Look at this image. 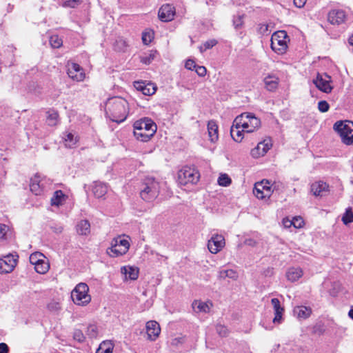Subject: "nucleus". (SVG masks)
<instances>
[{"label": "nucleus", "instance_id": "nucleus-22", "mask_svg": "<svg viewBox=\"0 0 353 353\" xmlns=\"http://www.w3.org/2000/svg\"><path fill=\"white\" fill-rule=\"evenodd\" d=\"M213 306L210 301H203L201 300H194L192 303V308L195 313H208Z\"/></svg>", "mask_w": 353, "mask_h": 353}, {"label": "nucleus", "instance_id": "nucleus-23", "mask_svg": "<svg viewBox=\"0 0 353 353\" xmlns=\"http://www.w3.org/2000/svg\"><path fill=\"white\" fill-rule=\"evenodd\" d=\"M346 14L342 10H332L327 15V20L334 25H339L345 22Z\"/></svg>", "mask_w": 353, "mask_h": 353}, {"label": "nucleus", "instance_id": "nucleus-7", "mask_svg": "<svg viewBox=\"0 0 353 353\" xmlns=\"http://www.w3.org/2000/svg\"><path fill=\"white\" fill-rule=\"evenodd\" d=\"M334 130L339 134L341 141L347 145H353V122L339 121L334 125Z\"/></svg>", "mask_w": 353, "mask_h": 353}, {"label": "nucleus", "instance_id": "nucleus-62", "mask_svg": "<svg viewBox=\"0 0 353 353\" xmlns=\"http://www.w3.org/2000/svg\"><path fill=\"white\" fill-rule=\"evenodd\" d=\"M61 230H62V228H59V231H58V232H61Z\"/></svg>", "mask_w": 353, "mask_h": 353}, {"label": "nucleus", "instance_id": "nucleus-13", "mask_svg": "<svg viewBox=\"0 0 353 353\" xmlns=\"http://www.w3.org/2000/svg\"><path fill=\"white\" fill-rule=\"evenodd\" d=\"M273 143L270 138H265L259 142L257 145L250 150L252 158L257 159L263 157L272 148Z\"/></svg>", "mask_w": 353, "mask_h": 353}, {"label": "nucleus", "instance_id": "nucleus-36", "mask_svg": "<svg viewBox=\"0 0 353 353\" xmlns=\"http://www.w3.org/2000/svg\"><path fill=\"white\" fill-rule=\"evenodd\" d=\"M114 345L111 341H104L96 351V353H112Z\"/></svg>", "mask_w": 353, "mask_h": 353}, {"label": "nucleus", "instance_id": "nucleus-6", "mask_svg": "<svg viewBox=\"0 0 353 353\" xmlns=\"http://www.w3.org/2000/svg\"><path fill=\"white\" fill-rule=\"evenodd\" d=\"M290 37L284 30L276 31L271 37V49L279 55L285 54L288 48Z\"/></svg>", "mask_w": 353, "mask_h": 353}, {"label": "nucleus", "instance_id": "nucleus-40", "mask_svg": "<svg viewBox=\"0 0 353 353\" xmlns=\"http://www.w3.org/2000/svg\"><path fill=\"white\" fill-rule=\"evenodd\" d=\"M245 14H237L234 17L233 26L236 30L241 28L244 23Z\"/></svg>", "mask_w": 353, "mask_h": 353}, {"label": "nucleus", "instance_id": "nucleus-32", "mask_svg": "<svg viewBox=\"0 0 353 353\" xmlns=\"http://www.w3.org/2000/svg\"><path fill=\"white\" fill-rule=\"evenodd\" d=\"M76 231L79 235L88 236L90 233V224L87 220H81L76 225Z\"/></svg>", "mask_w": 353, "mask_h": 353}, {"label": "nucleus", "instance_id": "nucleus-55", "mask_svg": "<svg viewBox=\"0 0 353 353\" xmlns=\"http://www.w3.org/2000/svg\"><path fill=\"white\" fill-rule=\"evenodd\" d=\"M269 26L268 24H261L259 27V32L263 34H267L269 32Z\"/></svg>", "mask_w": 353, "mask_h": 353}, {"label": "nucleus", "instance_id": "nucleus-11", "mask_svg": "<svg viewBox=\"0 0 353 353\" xmlns=\"http://www.w3.org/2000/svg\"><path fill=\"white\" fill-rule=\"evenodd\" d=\"M274 192V188L271 181L263 179L254 184V195L260 200H268Z\"/></svg>", "mask_w": 353, "mask_h": 353}, {"label": "nucleus", "instance_id": "nucleus-30", "mask_svg": "<svg viewBox=\"0 0 353 353\" xmlns=\"http://www.w3.org/2000/svg\"><path fill=\"white\" fill-rule=\"evenodd\" d=\"M263 82L268 90L274 91L278 88L279 79L275 75L268 74L264 78Z\"/></svg>", "mask_w": 353, "mask_h": 353}, {"label": "nucleus", "instance_id": "nucleus-58", "mask_svg": "<svg viewBox=\"0 0 353 353\" xmlns=\"http://www.w3.org/2000/svg\"><path fill=\"white\" fill-rule=\"evenodd\" d=\"M306 1L307 0H294V4L296 7L301 8L305 5Z\"/></svg>", "mask_w": 353, "mask_h": 353}, {"label": "nucleus", "instance_id": "nucleus-57", "mask_svg": "<svg viewBox=\"0 0 353 353\" xmlns=\"http://www.w3.org/2000/svg\"><path fill=\"white\" fill-rule=\"evenodd\" d=\"M74 338L79 341H83L85 339L81 331H76L74 334Z\"/></svg>", "mask_w": 353, "mask_h": 353}, {"label": "nucleus", "instance_id": "nucleus-26", "mask_svg": "<svg viewBox=\"0 0 353 353\" xmlns=\"http://www.w3.org/2000/svg\"><path fill=\"white\" fill-rule=\"evenodd\" d=\"M134 88L146 96L154 94L157 90L156 86L151 83L135 82Z\"/></svg>", "mask_w": 353, "mask_h": 353}, {"label": "nucleus", "instance_id": "nucleus-54", "mask_svg": "<svg viewBox=\"0 0 353 353\" xmlns=\"http://www.w3.org/2000/svg\"><path fill=\"white\" fill-rule=\"evenodd\" d=\"M244 244L247 246H250V247H256L258 244V242L254 239H252V238H248V239H246L245 241H244Z\"/></svg>", "mask_w": 353, "mask_h": 353}, {"label": "nucleus", "instance_id": "nucleus-16", "mask_svg": "<svg viewBox=\"0 0 353 353\" xmlns=\"http://www.w3.org/2000/svg\"><path fill=\"white\" fill-rule=\"evenodd\" d=\"M209 252L216 254L221 251L225 246V239L222 234H213L207 243Z\"/></svg>", "mask_w": 353, "mask_h": 353}, {"label": "nucleus", "instance_id": "nucleus-28", "mask_svg": "<svg viewBox=\"0 0 353 353\" xmlns=\"http://www.w3.org/2000/svg\"><path fill=\"white\" fill-rule=\"evenodd\" d=\"M63 143L69 148H75L79 142V137L74 132H65L63 137Z\"/></svg>", "mask_w": 353, "mask_h": 353}, {"label": "nucleus", "instance_id": "nucleus-38", "mask_svg": "<svg viewBox=\"0 0 353 353\" xmlns=\"http://www.w3.org/2000/svg\"><path fill=\"white\" fill-rule=\"evenodd\" d=\"M231 177L226 173H220L218 179L217 183L221 187H229L232 184Z\"/></svg>", "mask_w": 353, "mask_h": 353}, {"label": "nucleus", "instance_id": "nucleus-9", "mask_svg": "<svg viewBox=\"0 0 353 353\" xmlns=\"http://www.w3.org/2000/svg\"><path fill=\"white\" fill-rule=\"evenodd\" d=\"M159 184L154 179H146L140 192L141 199L147 202L154 201L159 193Z\"/></svg>", "mask_w": 353, "mask_h": 353}, {"label": "nucleus", "instance_id": "nucleus-44", "mask_svg": "<svg viewBox=\"0 0 353 353\" xmlns=\"http://www.w3.org/2000/svg\"><path fill=\"white\" fill-rule=\"evenodd\" d=\"M217 43V41L216 39H210L205 41L202 46L199 47V50L201 52H203L208 49H210Z\"/></svg>", "mask_w": 353, "mask_h": 353}, {"label": "nucleus", "instance_id": "nucleus-18", "mask_svg": "<svg viewBox=\"0 0 353 353\" xmlns=\"http://www.w3.org/2000/svg\"><path fill=\"white\" fill-rule=\"evenodd\" d=\"M47 179L45 176L40 174H34L30 180V191L35 195H41L43 194L46 184L47 183Z\"/></svg>", "mask_w": 353, "mask_h": 353}, {"label": "nucleus", "instance_id": "nucleus-29", "mask_svg": "<svg viewBox=\"0 0 353 353\" xmlns=\"http://www.w3.org/2000/svg\"><path fill=\"white\" fill-rule=\"evenodd\" d=\"M293 313L298 319L304 320L310 316L312 309L310 307L299 305L294 308Z\"/></svg>", "mask_w": 353, "mask_h": 353}, {"label": "nucleus", "instance_id": "nucleus-35", "mask_svg": "<svg viewBox=\"0 0 353 353\" xmlns=\"http://www.w3.org/2000/svg\"><path fill=\"white\" fill-rule=\"evenodd\" d=\"M46 307L50 312L58 314L62 309L61 301L59 299H52L48 303Z\"/></svg>", "mask_w": 353, "mask_h": 353}, {"label": "nucleus", "instance_id": "nucleus-19", "mask_svg": "<svg viewBox=\"0 0 353 353\" xmlns=\"http://www.w3.org/2000/svg\"><path fill=\"white\" fill-rule=\"evenodd\" d=\"M145 338L149 341H155L161 334V326L159 323L153 320L148 321L145 323Z\"/></svg>", "mask_w": 353, "mask_h": 353}, {"label": "nucleus", "instance_id": "nucleus-52", "mask_svg": "<svg viewBox=\"0 0 353 353\" xmlns=\"http://www.w3.org/2000/svg\"><path fill=\"white\" fill-rule=\"evenodd\" d=\"M194 70L196 72V74L201 77H205L207 74V70L204 66L197 65Z\"/></svg>", "mask_w": 353, "mask_h": 353}, {"label": "nucleus", "instance_id": "nucleus-49", "mask_svg": "<svg viewBox=\"0 0 353 353\" xmlns=\"http://www.w3.org/2000/svg\"><path fill=\"white\" fill-rule=\"evenodd\" d=\"M153 39V32L149 31V32H145L142 34V41L143 43L145 45L149 44L152 40Z\"/></svg>", "mask_w": 353, "mask_h": 353}, {"label": "nucleus", "instance_id": "nucleus-17", "mask_svg": "<svg viewBox=\"0 0 353 353\" xmlns=\"http://www.w3.org/2000/svg\"><path fill=\"white\" fill-rule=\"evenodd\" d=\"M18 256L9 254L0 258V274L12 272L17 264Z\"/></svg>", "mask_w": 353, "mask_h": 353}, {"label": "nucleus", "instance_id": "nucleus-43", "mask_svg": "<svg viewBox=\"0 0 353 353\" xmlns=\"http://www.w3.org/2000/svg\"><path fill=\"white\" fill-rule=\"evenodd\" d=\"M50 46L54 48H59L63 44L62 39L57 35H52L50 37Z\"/></svg>", "mask_w": 353, "mask_h": 353}, {"label": "nucleus", "instance_id": "nucleus-27", "mask_svg": "<svg viewBox=\"0 0 353 353\" xmlns=\"http://www.w3.org/2000/svg\"><path fill=\"white\" fill-rule=\"evenodd\" d=\"M207 130L210 141L212 143L217 142L219 140V127L216 121L214 120L209 121Z\"/></svg>", "mask_w": 353, "mask_h": 353}, {"label": "nucleus", "instance_id": "nucleus-37", "mask_svg": "<svg viewBox=\"0 0 353 353\" xmlns=\"http://www.w3.org/2000/svg\"><path fill=\"white\" fill-rule=\"evenodd\" d=\"M59 121V116L57 111L49 110L47 112L46 122L50 126H55Z\"/></svg>", "mask_w": 353, "mask_h": 353}, {"label": "nucleus", "instance_id": "nucleus-14", "mask_svg": "<svg viewBox=\"0 0 353 353\" xmlns=\"http://www.w3.org/2000/svg\"><path fill=\"white\" fill-rule=\"evenodd\" d=\"M67 74L70 79L75 82H82L86 77L83 68L74 62L68 63Z\"/></svg>", "mask_w": 353, "mask_h": 353}, {"label": "nucleus", "instance_id": "nucleus-2", "mask_svg": "<svg viewBox=\"0 0 353 353\" xmlns=\"http://www.w3.org/2000/svg\"><path fill=\"white\" fill-rule=\"evenodd\" d=\"M129 110L128 102L122 97H111L105 103V114L113 122L124 121L129 114Z\"/></svg>", "mask_w": 353, "mask_h": 353}, {"label": "nucleus", "instance_id": "nucleus-53", "mask_svg": "<svg viewBox=\"0 0 353 353\" xmlns=\"http://www.w3.org/2000/svg\"><path fill=\"white\" fill-rule=\"evenodd\" d=\"M197 65L192 59H188L185 63V68L189 70H195Z\"/></svg>", "mask_w": 353, "mask_h": 353}, {"label": "nucleus", "instance_id": "nucleus-34", "mask_svg": "<svg viewBox=\"0 0 353 353\" xmlns=\"http://www.w3.org/2000/svg\"><path fill=\"white\" fill-rule=\"evenodd\" d=\"M219 277L221 279L228 278L236 281L239 278V274L236 270L232 269L221 270L219 272Z\"/></svg>", "mask_w": 353, "mask_h": 353}, {"label": "nucleus", "instance_id": "nucleus-20", "mask_svg": "<svg viewBox=\"0 0 353 353\" xmlns=\"http://www.w3.org/2000/svg\"><path fill=\"white\" fill-rule=\"evenodd\" d=\"M304 275V271L302 268L297 265L290 266L285 272L286 280L290 283L299 281Z\"/></svg>", "mask_w": 353, "mask_h": 353}, {"label": "nucleus", "instance_id": "nucleus-61", "mask_svg": "<svg viewBox=\"0 0 353 353\" xmlns=\"http://www.w3.org/2000/svg\"><path fill=\"white\" fill-rule=\"evenodd\" d=\"M349 43L351 46H353V34L349 39Z\"/></svg>", "mask_w": 353, "mask_h": 353}, {"label": "nucleus", "instance_id": "nucleus-48", "mask_svg": "<svg viewBox=\"0 0 353 353\" xmlns=\"http://www.w3.org/2000/svg\"><path fill=\"white\" fill-rule=\"evenodd\" d=\"M330 109L329 103L325 101L322 100L318 103V110L323 113L327 112Z\"/></svg>", "mask_w": 353, "mask_h": 353}, {"label": "nucleus", "instance_id": "nucleus-39", "mask_svg": "<svg viewBox=\"0 0 353 353\" xmlns=\"http://www.w3.org/2000/svg\"><path fill=\"white\" fill-rule=\"evenodd\" d=\"M341 221L345 225L353 223V211L352 208H347L345 210V212L342 215Z\"/></svg>", "mask_w": 353, "mask_h": 353}, {"label": "nucleus", "instance_id": "nucleus-50", "mask_svg": "<svg viewBox=\"0 0 353 353\" xmlns=\"http://www.w3.org/2000/svg\"><path fill=\"white\" fill-rule=\"evenodd\" d=\"M79 0H63V6L65 8H76L79 4Z\"/></svg>", "mask_w": 353, "mask_h": 353}, {"label": "nucleus", "instance_id": "nucleus-12", "mask_svg": "<svg viewBox=\"0 0 353 353\" xmlns=\"http://www.w3.org/2000/svg\"><path fill=\"white\" fill-rule=\"evenodd\" d=\"M120 274L123 282L131 283L139 279L140 269L136 265L128 264L120 268Z\"/></svg>", "mask_w": 353, "mask_h": 353}, {"label": "nucleus", "instance_id": "nucleus-60", "mask_svg": "<svg viewBox=\"0 0 353 353\" xmlns=\"http://www.w3.org/2000/svg\"><path fill=\"white\" fill-rule=\"evenodd\" d=\"M348 316L350 319L353 320V307L350 309V310L348 312Z\"/></svg>", "mask_w": 353, "mask_h": 353}, {"label": "nucleus", "instance_id": "nucleus-1", "mask_svg": "<svg viewBox=\"0 0 353 353\" xmlns=\"http://www.w3.org/2000/svg\"><path fill=\"white\" fill-rule=\"evenodd\" d=\"M261 125V120L254 114L244 112L237 116L233 121L230 128L232 139L236 143H241L245 133H252L257 131Z\"/></svg>", "mask_w": 353, "mask_h": 353}, {"label": "nucleus", "instance_id": "nucleus-45", "mask_svg": "<svg viewBox=\"0 0 353 353\" xmlns=\"http://www.w3.org/2000/svg\"><path fill=\"white\" fill-rule=\"evenodd\" d=\"M114 49L119 52L124 51L127 47V43L122 39H119L115 41Z\"/></svg>", "mask_w": 353, "mask_h": 353}, {"label": "nucleus", "instance_id": "nucleus-51", "mask_svg": "<svg viewBox=\"0 0 353 353\" xmlns=\"http://www.w3.org/2000/svg\"><path fill=\"white\" fill-rule=\"evenodd\" d=\"M185 341L184 336H176L174 337L171 341V345L172 346L177 347L181 344H183Z\"/></svg>", "mask_w": 353, "mask_h": 353}, {"label": "nucleus", "instance_id": "nucleus-15", "mask_svg": "<svg viewBox=\"0 0 353 353\" xmlns=\"http://www.w3.org/2000/svg\"><path fill=\"white\" fill-rule=\"evenodd\" d=\"M315 86L321 92L325 93H330L333 89L331 84V77L325 73H318L316 77L312 80Z\"/></svg>", "mask_w": 353, "mask_h": 353}, {"label": "nucleus", "instance_id": "nucleus-31", "mask_svg": "<svg viewBox=\"0 0 353 353\" xmlns=\"http://www.w3.org/2000/svg\"><path fill=\"white\" fill-rule=\"evenodd\" d=\"M67 196L61 190L54 192L51 198L50 202L52 206L59 207L65 203Z\"/></svg>", "mask_w": 353, "mask_h": 353}, {"label": "nucleus", "instance_id": "nucleus-42", "mask_svg": "<svg viewBox=\"0 0 353 353\" xmlns=\"http://www.w3.org/2000/svg\"><path fill=\"white\" fill-rule=\"evenodd\" d=\"M10 232V228L8 225L0 223V241H6L8 239V235Z\"/></svg>", "mask_w": 353, "mask_h": 353}, {"label": "nucleus", "instance_id": "nucleus-25", "mask_svg": "<svg viewBox=\"0 0 353 353\" xmlns=\"http://www.w3.org/2000/svg\"><path fill=\"white\" fill-rule=\"evenodd\" d=\"M274 313L273 323L275 324H280L282 322V316L284 312V307L281 306L279 300L276 298H273L271 300Z\"/></svg>", "mask_w": 353, "mask_h": 353}, {"label": "nucleus", "instance_id": "nucleus-4", "mask_svg": "<svg viewBox=\"0 0 353 353\" xmlns=\"http://www.w3.org/2000/svg\"><path fill=\"white\" fill-rule=\"evenodd\" d=\"M131 239L128 235H119L112 239L110 245L106 250V254L111 258L125 255L130 247Z\"/></svg>", "mask_w": 353, "mask_h": 353}, {"label": "nucleus", "instance_id": "nucleus-59", "mask_svg": "<svg viewBox=\"0 0 353 353\" xmlns=\"http://www.w3.org/2000/svg\"><path fill=\"white\" fill-rule=\"evenodd\" d=\"M8 347L4 343H0V353H8Z\"/></svg>", "mask_w": 353, "mask_h": 353}, {"label": "nucleus", "instance_id": "nucleus-21", "mask_svg": "<svg viewBox=\"0 0 353 353\" xmlns=\"http://www.w3.org/2000/svg\"><path fill=\"white\" fill-rule=\"evenodd\" d=\"M310 192L314 196L322 197L329 193L330 188L325 182L317 181L311 184Z\"/></svg>", "mask_w": 353, "mask_h": 353}, {"label": "nucleus", "instance_id": "nucleus-33", "mask_svg": "<svg viewBox=\"0 0 353 353\" xmlns=\"http://www.w3.org/2000/svg\"><path fill=\"white\" fill-rule=\"evenodd\" d=\"M107 192L108 187L105 183L96 182L92 186V192L97 198H102Z\"/></svg>", "mask_w": 353, "mask_h": 353}, {"label": "nucleus", "instance_id": "nucleus-46", "mask_svg": "<svg viewBox=\"0 0 353 353\" xmlns=\"http://www.w3.org/2000/svg\"><path fill=\"white\" fill-rule=\"evenodd\" d=\"M304 221L301 216H295L292 219V226L295 228H302L304 226Z\"/></svg>", "mask_w": 353, "mask_h": 353}, {"label": "nucleus", "instance_id": "nucleus-5", "mask_svg": "<svg viewBox=\"0 0 353 353\" xmlns=\"http://www.w3.org/2000/svg\"><path fill=\"white\" fill-rule=\"evenodd\" d=\"M73 303L81 307H85L92 300L89 286L85 283H78L71 292Z\"/></svg>", "mask_w": 353, "mask_h": 353}, {"label": "nucleus", "instance_id": "nucleus-41", "mask_svg": "<svg viewBox=\"0 0 353 353\" xmlns=\"http://www.w3.org/2000/svg\"><path fill=\"white\" fill-rule=\"evenodd\" d=\"M85 334L89 338H96L98 335L97 326L95 324H90L86 328Z\"/></svg>", "mask_w": 353, "mask_h": 353}, {"label": "nucleus", "instance_id": "nucleus-8", "mask_svg": "<svg viewBox=\"0 0 353 353\" xmlns=\"http://www.w3.org/2000/svg\"><path fill=\"white\" fill-rule=\"evenodd\" d=\"M177 178L181 185H194L199 181L200 174L194 167L184 166L179 171Z\"/></svg>", "mask_w": 353, "mask_h": 353}, {"label": "nucleus", "instance_id": "nucleus-3", "mask_svg": "<svg viewBox=\"0 0 353 353\" xmlns=\"http://www.w3.org/2000/svg\"><path fill=\"white\" fill-rule=\"evenodd\" d=\"M133 129L134 136L137 140L147 142L154 135L157 127L150 118L143 117L134 123Z\"/></svg>", "mask_w": 353, "mask_h": 353}, {"label": "nucleus", "instance_id": "nucleus-24", "mask_svg": "<svg viewBox=\"0 0 353 353\" xmlns=\"http://www.w3.org/2000/svg\"><path fill=\"white\" fill-rule=\"evenodd\" d=\"M174 14V7L170 4H165L159 9V17L163 21H170L173 19Z\"/></svg>", "mask_w": 353, "mask_h": 353}, {"label": "nucleus", "instance_id": "nucleus-10", "mask_svg": "<svg viewBox=\"0 0 353 353\" xmlns=\"http://www.w3.org/2000/svg\"><path fill=\"white\" fill-rule=\"evenodd\" d=\"M29 260L37 273L45 274L49 271V260L43 253L40 252H33L30 255Z\"/></svg>", "mask_w": 353, "mask_h": 353}, {"label": "nucleus", "instance_id": "nucleus-56", "mask_svg": "<svg viewBox=\"0 0 353 353\" xmlns=\"http://www.w3.org/2000/svg\"><path fill=\"white\" fill-rule=\"evenodd\" d=\"M282 224L285 228H290L292 226V219L285 217L282 220Z\"/></svg>", "mask_w": 353, "mask_h": 353}, {"label": "nucleus", "instance_id": "nucleus-47", "mask_svg": "<svg viewBox=\"0 0 353 353\" xmlns=\"http://www.w3.org/2000/svg\"><path fill=\"white\" fill-rule=\"evenodd\" d=\"M154 52H150L149 54L141 57V61L145 65H148L154 60Z\"/></svg>", "mask_w": 353, "mask_h": 353}]
</instances>
